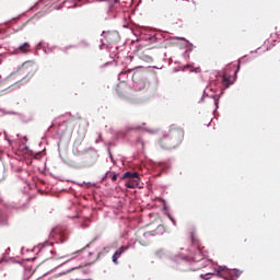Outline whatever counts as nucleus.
<instances>
[{"label": "nucleus", "mask_w": 280, "mask_h": 280, "mask_svg": "<svg viewBox=\"0 0 280 280\" xmlns=\"http://www.w3.org/2000/svg\"><path fill=\"white\" fill-rule=\"evenodd\" d=\"M148 40L150 43H165V40H183L185 43V51H188V54H191L194 49H196V45H194L189 39L185 37H171L167 34V32L163 31H156V30H151L148 35Z\"/></svg>", "instance_id": "nucleus-4"}, {"label": "nucleus", "mask_w": 280, "mask_h": 280, "mask_svg": "<svg viewBox=\"0 0 280 280\" xmlns=\"http://www.w3.org/2000/svg\"><path fill=\"white\" fill-rule=\"evenodd\" d=\"M141 246H148V244L140 241Z\"/></svg>", "instance_id": "nucleus-59"}, {"label": "nucleus", "mask_w": 280, "mask_h": 280, "mask_svg": "<svg viewBox=\"0 0 280 280\" xmlns=\"http://www.w3.org/2000/svg\"><path fill=\"white\" fill-rule=\"evenodd\" d=\"M217 272V277H219L220 279H226V277H224L222 275V272H224L230 279L235 280V279H240V277H242V270L234 268V269H230L226 266H219L215 269Z\"/></svg>", "instance_id": "nucleus-8"}, {"label": "nucleus", "mask_w": 280, "mask_h": 280, "mask_svg": "<svg viewBox=\"0 0 280 280\" xmlns=\"http://www.w3.org/2000/svg\"><path fill=\"white\" fill-rule=\"evenodd\" d=\"M108 3L107 9V19H118L121 16V12H124V8H121V1L119 0H102Z\"/></svg>", "instance_id": "nucleus-7"}, {"label": "nucleus", "mask_w": 280, "mask_h": 280, "mask_svg": "<svg viewBox=\"0 0 280 280\" xmlns=\"http://www.w3.org/2000/svg\"><path fill=\"white\" fill-rule=\"evenodd\" d=\"M28 261H36V257L30 258Z\"/></svg>", "instance_id": "nucleus-58"}, {"label": "nucleus", "mask_w": 280, "mask_h": 280, "mask_svg": "<svg viewBox=\"0 0 280 280\" xmlns=\"http://www.w3.org/2000/svg\"><path fill=\"white\" fill-rule=\"evenodd\" d=\"M30 51H32V46L30 43L25 42L18 46L13 54H30Z\"/></svg>", "instance_id": "nucleus-16"}, {"label": "nucleus", "mask_w": 280, "mask_h": 280, "mask_svg": "<svg viewBox=\"0 0 280 280\" xmlns=\"http://www.w3.org/2000/svg\"><path fill=\"white\" fill-rule=\"evenodd\" d=\"M4 115H20L19 113L16 112H4Z\"/></svg>", "instance_id": "nucleus-44"}, {"label": "nucleus", "mask_w": 280, "mask_h": 280, "mask_svg": "<svg viewBox=\"0 0 280 280\" xmlns=\"http://www.w3.org/2000/svg\"><path fill=\"white\" fill-rule=\"evenodd\" d=\"M39 183H42V185H45V180L43 179H39Z\"/></svg>", "instance_id": "nucleus-61"}, {"label": "nucleus", "mask_w": 280, "mask_h": 280, "mask_svg": "<svg viewBox=\"0 0 280 280\" xmlns=\"http://www.w3.org/2000/svg\"><path fill=\"white\" fill-rule=\"evenodd\" d=\"M23 27H25V24H21V26L18 28L13 27V32H21V30H23Z\"/></svg>", "instance_id": "nucleus-42"}, {"label": "nucleus", "mask_w": 280, "mask_h": 280, "mask_svg": "<svg viewBox=\"0 0 280 280\" xmlns=\"http://www.w3.org/2000/svg\"><path fill=\"white\" fill-rule=\"evenodd\" d=\"M192 1V4L196 5V0H191Z\"/></svg>", "instance_id": "nucleus-63"}, {"label": "nucleus", "mask_w": 280, "mask_h": 280, "mask_svg": "<svg viewBox=\"0 0 280 280\" xmlns=\"http://www.w3.org/2000/svg\"><path fill=\"white\" fill-rule=\"evenodd\" d=\"M168 220H171L172 224L176 226V219H174V217L168 218Z\"/></svg>", "instance_id": "nucleus-47"}, {"label": "nucleus", "mask_w": 280, "mask_h": 280, "mask_svg": "<svg viewBox=\"0 0 280 280\" xmlns=\"http://www.w3.org/2000/svg\"><path fill=\"white\" fill-rule=\"evenodd\" d=\"M183 58H185L186 60H189V52L187 50L183 52Z\"/></svg>", "instance_id": "nucleus-41"}, {"label": "nucleus", "mask_w": 280, "mask_h": 280, "mask_svg": "<svg viewBox=\"0 0 280 280\" xmlns=\"http://www.w3.org/2000/svg\"><path fill=\"white\" fill-rule=\"evenodd\" d=\"M24 150H30V147H27V145H26V147H24Z\"/></svg>", "instance_id": "nucleus-62"}, {"label": "nucleus", "mask_w": 280, "mask_h": 280, "mask_svg": "<svg viewBox=\"0 0 280 280\" xmlns=\"http://www.w3.org/2000/svg\"><path fill=\"white\" fill-rule=\"evenodd\" d=\"M79 5H78V2H73V4L72 5H68V8H78Z\"/></svg>", "instance_id": "nucleus-50"}, {"label": "nucleus", "mask_w": 280, "mask_h": 280, "mask_svg": "<svg viewBox=\"0 0 280 280\" xmlns=\"http://www.w3.org/2000/svg\"><path fill=\"white\" fill-rule=\"evenodd\" d=\"M100 49H104V40L103 39H101Z\"/></svg>", "instance_id": "nucleus-52"}, {"label": "nucleus", "mask_w": 280, "mask_h": 280, "mask_svg": "<svg viewBox=\"0 0 280 280\" xmlns=\"http://www.w3.org/2000/svg\"><path fill=\"white\" fill-rule=\"evenodd\" d=\"M108 154L112 163H115V159L113 158V152H110V150H108Z\"/></svg>", "instance_id": "nucleus-45"}, {"label": "nucleus", "mask_w": 280, "mask_h": 280, "mask_svg": "<svg viewBox=\"0 0 280 280\" xmlns=\"http://www.w3.org/2000/svg\"><path fill=\"white\" fill-rule=\"evenodd\" d=\"M54 3H56V0H39L37 3H35L33 7H31L30 10L31 11L38 10V7H40V5H46L47 9L37 12L33 16V19H43V16H47V14H49V12H51V10H49V8H51L54 5Z\"/></svg>", "instance_id": "nucleus-9"}, {"label": "nucleus", "mask_w": 280, "mask_h": 280, "mask_svg": "<svg viewBox=\"0 0 280 280\" xmlns=\"http://www.w3.org/2000/svg\"><path fill=\"white\" fill-rule=\"evenodd\" d=\"M190 73H200V67L190 69Z\"/></svg>", "instance_id": "nucleus-40"}, {"label": "nucleus", "mask_w": 280, "mask_h": 280, "mask_svg": "<svg viewBox=\"0 0 280 280\" xmlns=\"http://www.w3.org/2000/svg\"><path fill=\"white\" fill-rule=\"evenodd\" d=\"M222 95H224V90H222V91L217 95V97H219V101H220V97H222Z\"/></svg>", "instance_id": "nucleus-49"}, {"label": "nucleus", "mask_w": 280, "mask_h": 280, "mask_svg": "<svg viewBox=\"0 0 280 280\" xmlns=\"http://www.w3.org/2000/svg\"><path fill=\"white\" fill-rule=\"evenodd\" d=\"M155 257H158V259H165L167 257V250H165L164 248L156 250Z\"/></svg>", "instance_id": "nucleus-22"}, {"label": "nucleus", "mask_w": 280, "mask_h": 280, "mask_svg": "<svg viewBox=\"0 0 280 280\" xmlns=\"http://www.w3.org/2000/svg\"><path fill=\"white\" fill-rule=\"evenodd\" d=\"M183 139H185V130L176 125H172L168 133H164L158 141V145L161 150H176L183 143Z\"/></svg>", "instance_id": "nucleus-3"}, {"label": "nucleus", "mask_w": 280, "mask_h": 280, "mask_svg": "<svg viewBox=\"0 0 280 280\" xmlns=\"http://www.w3.org/2000/svg\"><path fill=\"white\" fill-rule=\"evenodd\" d=\"M95 240L97 238H94L91 243H89L88 245H85V247H83L81 250H84V248H90L91 247V244H93V242H95ZM81 250H78L75 253H81Z\"/></svg>", "instance_id": "nucleus-39"}, {"label": "nucleus", "mask_w": 280, "mask_h": 280, "mask_svg": "<svg viewBox=\"0 0 280 280\" xmlns=\"http://www.w3.org/2000/svg\"><path fill=\"white\" fill-rule=\"evenodd\" d=\"M75 47H78V46H75V45H69V46H66V47L62 49V51H67V49H75Z\"/></svg>", "instance_id": "nucleus-37"}, {"label": "nucleus", "mask_w": 280, "mask_h": 280, "mask_svg": "<svg viewBox=\"0 0 280 280\" xmlns=\"http://www.w3.org/2000/svg\"><path fill=\"white\" fill-rule=\"evenodd\" d=\"M102 141V135L98 136V139H96L95 143H100Z\"/></svg>", "instance_id": "nucleus-54"}, {"label": "nucleus", "mask_w": 280, "mask_h": 280, "mask_svg": "<svg viewBox=\"0 0 280 280\" xmlns=\"http://www.w3.org/2000/svg\"><path fill=\"white\" fill-rule=\"evenodd\" d=\"M86 149L82 148V138H78L72 147V154L74 156H82V154H85Z\"/></svg>", "instance_id": "nucleus-14"}, {"label": "nucleus", "mask_w": 280, "mask_h": 280, "mask_svg": "<svg viewBox=\"0 0 280 280\" xmlns=\"http://www.w3.org/2000/svg\"><path fill=\"white\" fill-rule=\"evenodd\" d=\"M51 233H58V232H56V229H54Z\"/></svg>", "instance_id": "nucleus-64"}, {"label": "nucleus", "mask_w": 280, "mask_h": 280, "mask_svg": "<svg viewBox=\"0 0 280 280\" xmlns=\"http://www.w3.org/2000/svg\"><path fill=\"white\" fill-rule=\"evenodd\" d=\"M119 255L118 254H116V252L113 254V256H112V261H113V264H115V266H119Z\"/></svg>", "instance_id": "nucleus-30"}, {"label": "nucleus", "mask_w": 280, "mask_h": 280, "mask_svg": "<svg viewBox=\"0 0 280 280\" xmlns=\"http://www.w3.org/2000/svg\"><path fill=\"white\" fill-rule=\"evenodd\" d=\"M85 185H86V187L89 188V187H95V183H91V182H85Z\"/></svg>", "instance_id": "nucleus-43"}, {"label": "nucleus", "mask_w": 280, "mask_h": 280, "mask_svg": "<svg viewBox=\"0 0 280 280\" xmlns=\"http://www.w3.org/2000/svg\"><path fill=\"white\" fill-rule=\"evenodd\" d=\"M79 267H72L66 271L59 272L58 277H65V275H69V272H73V270H78Z\"/></svg>", "instance_id": "nucleus-31"}, {"label": "nucleus", "mask_w": 280, "mask_h": 280, "mask_svg": "<svg viewBox=\"0 0 280 280\" xmlns=\"http://www.w3.org/2000/svg\"><path fill=\"white\" fill-rule=\"evenodd\" d=\"M260 49H261V47H258L255 50L249 51V54H259Z\"/></svg>", "instance_id": "nucleus-46"}, {"label": "nucleus", "mask_w": 280, "mask_h": 280, "mask_svg": "<svg viewBox=\"0 0 280 280\" xmlns=\"http://www.w3.org/2000/svg\"><path fill=\"white\" fill-rule=\"evenodd\" d=\"M30 67H32V62L26 61V62H24V63L19 68L18 71H27V69H30Z\"/></svg>", "instance_id": "nucleus-27"}, {"label": "nucleus", "mask_w": 280, "mask_h": 280, "mask_svg": "<svg viewBox=\"0 0 280 280\" xmlns=\"http://www.w3.org/2000/svg\"><path fill=\"white\" fill-rule=\"evenodd\" d=\"M83 275H89V270H83Z\"/></svg>", "instance_id": "nucleus-60"}, {"label": "nucleus", "mask_w": 280, "mask_h": 280, "mask_svg": "<svg viewBox=\"0 0 280 280\" xmlns=\"http://www.w3.org/2000/svg\"><path fill=\"white\" fill-rule=\"evenodd\" d=\"M190 242L191 246L188 248L189 255H175L173 258H171V267L178 268V265L185 261L188 264L201 262V268L213 266V259H206L207 255H205V252H202V248H200V240H198V235L196 234V228H191Z\"/></svg>", "instance_id": "nucleus-1"}, {"label": "nucleus", "mask_w": 280, "mask_h": 280, "mask_svg": "<svg viewBox=\"0 0 280 280\" xmlns=\"http://www.w3.org/2000/svg\"><path fill=\"white\" fill-rule=\"evenodd\" d=\"M117 58H119V55H115L113 61H107L104 65H102L101 69H106V67H110V65H116L117 66Z\"/></svg>", "instance_id": "nucleus-24"}, {"label": "nucleus", "mask_w": 280, "mask_h": 280, "mask_svg": "<svg viewBox=\"0 0 280 280\" xmlns=\"http://www.w3.org/2000/svg\"><path fill=\"white\" fill-rule=\"evenodd\" d=\"M126 178H128L125 183V187H127V189H142L143 183H141V174L127 171L119 177V180H126Z\"/></svg>", "instance_id": "nucleus-6"}, {"label": "nucleus", "mask_w": 280, "mask_h": 280, "mask_svg": "<svg viewBox=\"0 0 280 280\" xmlns=\"http://www.w3.org/2000/svg\"><path fill=\"white\" fill-rule=\"evenodd\" d=\"M119 96L122 100H126L127 102H129V104H145V102H148V100H145V98L121 96V94H119Z\"/></svg>", "instance_id": "nucleus-18"}, {"label": "nucleus", "mask_w": 280, "mask_h": 280, "mask_svg": "<svg viewBox=\"0 0 280 280\" xmlns=\"http://www.w3.org/2000/svg\"><path fill=\"white\" fill-rule=\"evenodd\" d=\"M16 21H19V18L11 20L10 25H12V23H16Z\"/></svg>", "instance_id": "nucleus-53"}, {"label": "nucleus", "mask_w": 280, "mask_h": 280, "mask_svg": "<svg viewBox=\"0 0 280 280\" xmlns=\"http://www.w3.org/2000/svg\"><path fill=\"white\" fill-rule=\"evenodd\" d=\"M147 132H149L150 135H154V132H156V131L152 130V129H147Z\"/></svg>", "instance_id": "nucleus-51"}, {"label": "nucleus", "mask_w": 280, "mask_h": 280, "mask_svg": "<svg viewBox=\"0 0 280 280\" xmlns=\"http://www.w3.org/2000/svg\"><path fill=\"white\" fill-rule=\"evenodd\" d=\"M3 133H4L5 141H8L9 145H12L13 141L8 139V132L4 131Z\"/></svg>", "instance_id": "nucleus-38"}, {"label": "nucleus", "mask_w": 280, "mask_h": 280, "mask_svg": "<svg viewBox=\"0 0 280 280\" xmlns=\"http://www.w3.org/2000/svg\"><path fill=\"white\" fill-rule=\"evenodd\" d=\"M12 32L10 30L0 28V40H3L4 38H8Z\"/></svg>", "instance_id": "nucleus-23"}, {"label": "nucleus", "mask_w": 280, "mask_h": 280, "mask_svg": "<svg viewBox=\"0 0 280 280\" xmlns=\"http://www.w3.org/2000/svg\"><path fill=\"white\" fill-rule=\"evenodd\" d=\"M55 10H62V4L55 7Z\"/></svg>", "instance_id": "nucleus-55"}, {"label": "nucleus", "mask_w": 280, "mask_h": 280, "mask_svg": "<svg viewBox=\"0 0 280 280\" xmlns=\"http://www.w3.org/2000/svg\"><path fill=\"white\" fill-rule=\"evenodd\" d=\"M22 124H30V121H34V116L32 114H18Z\"/></svg>", "instance_id": "nucleus-20"}, {"label": "nucleus", "mask_w": 280, "mask_h": 280, "mask_svg": "<svg viewBox=\"0 0 280 280\" xmlns=\"http://www.w3.org/2000/svg\"><path fill=\"white\" fill-rule=\"evenodd\" d=\"M93 262H85V264H83V265H80L78 268H83V266L84 267H86V266H91Z\"/></svg>", "instance_id": "nucleus-48"}, {"label": "nucleus", "mask_w": 280, "mask_h": 280, "mask_svg": "<svg viewBox=\"0 0 280 280\" xmlns=\"http://www.w3.org/2000/svg\"><path fill=\"white\" fill-rule=\"evenodd\" d=\"M46 246H54V244H52V243H49V241H46V242H44V243H39V244L37 245V248H39V250H43V248H46Z\"/></svg>", "instance_id": "nucleus-29"}, {"label": "nucleus", "mask_w": 280, "mask_h": 280, "mask_svg": "<svg viewBox=\"0 0 280 280\" xmlns=\"http://www.w3.org/2000/svg\"><path fill=\"white\" fill-rule=\"evenodd\" d=\"M205 97H210L211 100H214V110H213V115L215 116V110H218V108H220V97H218V95L215 94V89H213L212 86H206V89L203 90L202 96L199 100V104L205 103Z\"/></svg>", "instance_id": "nucleus-10"}, {"label": "nucleus", "mask_w": 280, "mask_h": 280, "mask_svg": "<svg viewBox=\"0 0 280 280\" xmlns=\"http://www.w3.org/2000/svg\"><path fill=\"white\" fill-rule=\"evenodd\" d=\"M2 180H5V173L3 170L0 171V183H2Z\"/></svg>", "instance_id": "nucleus-35"}, {"label": "nucleus", "mask_w": 280, "mask_h": 280, "mask_svg": "<svg viewBox=\"0 0 280 280\" xmlns=\"http://www.w3.org/2000/svg\"><path fill=\"white\" fill-rule=\"evenodd\" d=\"M215 270H218V268H214V272L201 273L200 279L211 280V277H218V272Z\"/></svg>", "instance_id": "nucleus-21"}, {"label": "nucleus", "mask_w": 280, "mask_h": 280, "mask_svg": "<svg viewBox=\"0 0 280 280\" xmlns=\"http://www.w3.org/2000/svg\"><path fill=\"white\" fill-rule=\"evenodd\" d=\"M56 49H58V46H56V45L50 46L49 43H47V42H45V44L43 46V51L47 56H49V54H54V51H56Z\"/></svg>", "instance_id": "nucleus-19"}, {"label": "nucleus", "mask_w": 280, "mask_h": 280, "mask_svg": "<svg viewBox=\"0 0 280 280\" xmlns=\"http://www.w3.org/2000/svg\"><path fill=\"white\" fill-rule=\"evenodd\" d=\"M10 255V247L5 249V253L2 254V257L0 259V264H19V261L14 260L12 257H8Z\"/></svg>", "instance_id": "nucleus-17"}, {"label": "nucleus", "mask_w": 280, "mask_h": 280, "mask_svg": "<svg viewBox=\"0 0 280 280\" xmlns=\"http://www.w3.org/2000/svg\"><path fill=\"white\" fill-rule=\"evenodd\" d=\"M163 209H164L165 215H167L168 219L172 218V213L170 212V209H167V206H164Z\"/></svg>", "instance_id": "nucleus-34"}, {"label": "nucleus", "mask_w": 280, "mask_h": 280, "mask_svg": "<svg viewBox=\"0 0 280 280\" xmlns=\"http://www.w3.org/2000/svg\"><path fill=\"white\" fill-rule=\"evenodd\" d=\"M62 163L65 165H68V167H73L74 170H82V167H93L94 163H97V156L92 158L91 162H85L84 164L73 160V159H67L65 160L61 158Z\"/></svg>", "instance_id": "nucleus-11"}, {"label": "nucleus", "mask_w": 280, "mask_h": 280, "mask_svg": "<svg viewBox=\"0 0 280 280\" xmlns=\"http://www.w3.org/2000/svg\"><path fill=\"white\" fill-rule=\"evenodd\" d=\"M129 75H131L133 91H148L150 89V80L148 79L150 68L138 66L131 70H122L118 74L119 82H126Z\"/></svg>", "instance_id": "nucleus-2"}, {"label": "nucleus", "mask_w": 280, "mask_h": 280, "mask_svg": "<svg viewBox=\"0 0 280 280\" xmlns=\"http://www.w3.org/2000/svg\"><path fill=\"white\" fill-rule=\"evenodd\" d=\"M165 233V226L158 225L156 230L153 232H144L143 237L148 240L149 237H154V235H163Z\"/></svg>", "instance_id": "nucleus-15"}, {"label": "nucleus", "mask_w": 280, "mask_h": 280, "mask_svg": "<svg viewBox=\"0 0 280 280\" xmlns=\"http://www.w3.org/2000/svg\"><path fill=\"white\" fill-rule=\"evenodd\" d=\"M32 78H34V71L30 70L27 74L19 82H23V84H25L26 82H30Z\"/></svg>", "instance_id": "nucleus-25"}, {"label": "nucleus", "mask_w": 280, "mask_h": 280, "mask_svg": "<svg viewBox=\"0 0 280 280\" xmlns=\"http://www.w3.org/2000/svg\"><path fill=\"white\" fill-rule=\"evenodd\" d=\"M109 174H110V171H107L105 175L101 178V183H104V180L108 178Z\"/></svg>", "instance_id": "nucleus-36"}, {"label": "nucleus", "mask_w": 280, "mask_h": 280, "mask_svg": "<svg viewBox=\"0 0 280 280\" xmlns=\"http://www.w3.org/2000/svg\"><path fill=\"white\" fill-rule=\"evenodd\" d=\"M108 178H110V180H113L115 183V180H117V178H119V174L116 172L109 171Z\"/></svg>", "instance_id": "nucleus-28"}, {"label": "nucleus", "mask_w": 280, "mask_h": 280, "mask_svg": "<svg viewBox=\"0 0 280 280\" xmlns=\"http://www.w3.org/2000/svg\"><path fill=\"white\" fill-rule=\"evenodd\" d=\"M128 250V246H120L115 253L118 254L120 257Z\"/></svg>", "instance_id": "nucleus-32"}, {"label": "nucleus", "mask_w": 280, "mask_h": 280, "mask_svg": "<svg viewBox=\"0 0 280 280\" xmlns=\"http://www.w3.org/2000/svg\"><path fill=\"white\" fill-rule=\"evenodd\" d=\"M43 47H45V42L44 40L38 42L35 46V51H39V49H43Z\"/></svg>", "instance_id": "nucleus-33"}, {"label": "nucleus", "mask_w": 280, "mask_h": 280, "mask_svg": "<svg viewBox=\"0 0 280 280\" xmlns=\"http://www.w3.org/2000/svg\"><path fill=\"white\" fill-rule=\"evenodd\" d=\"M79 47L82 49H89V47H91V43H89L86 39H82L79 42Z\"/></svg>", "instance_id": "nucleus-26"}, {"label": "nucleus", "mask_w": 280, "mask_h": 280, "mask_svg": "<svg viewBox=\"0 0 280 280\" xmlns=\"http://www.w3.org/2000/svg\"><path fill=\"white\" fill-rule=\"evenodd\" d=\"M15 172H23V168L22 167H18V168H15Z\"/></svg>", "instance_id": "nucleus-57"}, {"label": "nucleus", "mask_w": 280, "mask_h": 280, "mask_svg": "<svg viewBox=\"0 0 280 280\" xmlns=\"http://www.w3.org/2000/svg\"><path fill=\"white\" fill-rule=\"evenodd\" d=\"M170 167H172L170 162H153L152 163V168L154 170V172H156V176H161V174H163V172H167V170H170Z\"/></svg>", "instance_id": "nucleus-13"}, {"label": "nucleus", "mask_w": 280, "mask_h": 280, "mask_svg": "<svg viewBox=\"0 0 280 280\" xmlns=\"http://www.w3.org/2000/svg\"><path fill=\"white\" fill-rule=\"evenodd\" d=\"M77 185H79V187H82V185H86V182L77 183Z\"/></svg>", "instance_id": "nucleus-56"}, {"label": "nucleus", "mask_w": 280, "mask_h": 280, "mask_svg": "<svg viewBox=\"0 0 280 280\" xmlns=\"http://www.w3.org/2000/svg\"><path fill=\"white\" fill-rule=\"evenodd\" d=\"M242 61L245 63L250 62L253 61V58L252 57L247 58V55H244L243 57L238 58L237 67H236V70L234 71L233 80L226 73V70L213 72L214 78L221 81V84L224 89H229L230 86H232V84H235V81L237 80V73H240V70L242 69Z\"/></svg>", "instance_id": "nucleus-5"}, {"label": "nucleus", "mask_w": 280, "mask_h": 280, "mask_svg": "<svg viewBox=\"0 0 280 280\" xmlns=\"http://www.w3.org/2000/svg\"><path fill=\"white\" fill-rule=\"evenodd\" d=\"M12 209H16V207L12 206V203H4L0 208V226L8 225V213H10Z\"/></svg>", "instance_id": "nucleus-12"}]
</instances>
